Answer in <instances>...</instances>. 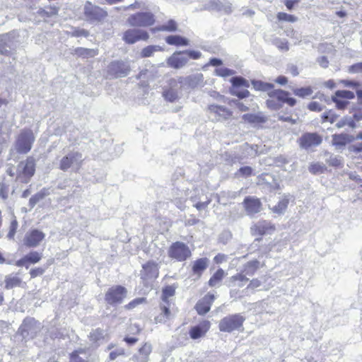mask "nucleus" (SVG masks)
Masks as SVG:
<instances>
[{"instance_id":"f257e3e1","label":"nucleus","mask_w":362,"mask_h":362,"mask_svg":"<svg viewBox=\"0 0 362 362\" xmlns=\"http://www.w3.org/2000/svg\"><path fill=\"white\" fill-rule=\"evenodd\" d=\"M36 160L33 156H28L21 161L16 168V180L21 183H28L35 173Z\"/></svg>"},{"instance_id":"f03ea898","label":"nucleus","mask_w":362,"mask_h":362,"mask_svg":"<svg viewBox=\"0 0 362 362\" xmlns=\"http://www.w3.org/2000/svg\"><path fill=\"white\" fill-rule=\"evenodd\" d=\"M245 317L240 314L229 315L221 319L218 324L221 332H232L243 328Z\"/></svg>"},{"instance_id":"7ed1b4c3","label":"nucleus","mask_w":362,"mask_h":362,"mask_svg":"<svg viewBox=\"0 0 362 362\" xmlns=\"http://www.w3.org/2000/svg\"><path fill=\"white\" fill-rule=\"evenodd\" d=\"M35 137L32 130L24 129L21 132L15 142V148L21 154L28 153L32 148Z\"/></svg>"},{"instance_id":"20e7f679","label":"nucleus","mask_w":362,"mask_h":362,"mask_svg":"<svg viewBox=\"0 0 362 362\" xmlns=\"http://www.w3.org/2000/svg\"><path fill=\"white\" fill-rule=\"evenodd\" d=\"M83 161L82 153L78 151H71L60 160L59 168L63 171H67L69 168H71L73 171L78 172L83 164Z\"/></svg>"},{"instance_id":"39448f33","label":"nucleus","mask_w":362,"mask_h":362,"mask_svg":"<svg viewBox=\"0 0 362 362\" xmlns=\"http://www.w3.org/2000/svg\"><path fill=\"white\" fill-rule=\"evenodd\" d=\"M154 15L148 11L137 12L130 15L127 19V23L131 27L142 28L149 27L155 23Z\"/></svg>"},{"instance_id":"423d86ee","label":"nucleus","mask_w":362,"mask_h":362,"mask_svg":"<svg viewBox=\"0 0 362 362\" xmlns=\"http://www.w3.org/2000/svg\"><path fill=\"white\" fill-rule=\"evenodd\" d=\"M127 290L119 285L113 286L108 288L105 295V302L110 305L121 304L127 297Z\"/></svg>"},{"instance_id":"0eeeda50","label":"nucleus","mask_w":362,"mask_h":362,"mask_svg":"<svg viewBox=\"0 0 362 362\" xmlns=\"http://www.w3.org/2000/svg\"><path fill=\"white\" fill-rule=\"evenodd\" d=\"M168 255L172 259L182 262L191 256V251L186 244L177 241L170 245Z\"/></svg>"},{"instance_id":"6e6552de","label":"nucleus","mask_w":362,"mask_h":362,"mask_svg":"<svg viewBox=\"0 0 362 362\" xmlns=\"http://www.w3.org/2000/svg\"><path fill=\"white\" fill-rule=\"evenodd\" d=\"M83 13L88 21L100 22L107 17V13L102 8L87 1L84 6Z\"/></svg>"},{"instance_id":"1a4fd4ad","label":"nucleus","mask_w":362,"mask_h":362,"mask_svg":"<svg viewBox=\"0 0 362 362\" xmlns=\"http://www.w3.org/2000/svg\"><path fill=\"white\" fill-rule=\"evenodd\" d=\"M208 113L213 122H224L233 115L232 111L227 107L214 104L208 106Z\"/></svg>"},{"instance_id":"9d476101","label":"nucleus","mask_w":362,"mask_h":362,"mask_svg":"<svg viewBox=\"0 0 362 362\" xmlns=\"http://www.w3.org/2000/svg\"><path fill=\"white\" fill-rule=\"evenodd\" d=\"M298 142L300 148L308 150L320 145L322 142V138L316 132H306L300 136Z\"/></svg>"},{"instance_id":"9b49d317","label":"nucleus","mask_w":362,"mask_h":362,"mask_svg":"<svg viewBox=\"0 0 362 362\" xmlns=\"http://www.w3.org/2000/svg\"><path fill=\"white\" fill-rule=\"evenodd\" d=\"M17 33L12 31L0 35V54L4 55H9L11 50L16 45L17 40Z\"/></svg>"},{"instance_id":"f8f14e48","label":"nucleus","mask_w":362,"mask_h":362,"mask_svg":"<svg viewBox=\"0 0 362 362\" xmlns=\"http://www.w3.org/2000/svg\"><path fill=\"white\" fill-rule=\"evenodd\" d=\"M149 38V34L147 31L134 27L127 30L122 35V40L125 43L132 45L138 41H146Z\"/></svg>"},{"instance_id":"ddd939ff","label":"nucleus","mask_w":362,"mask_h":362,"mask_svg":"<svg viewBox=\"0 0 362 362\" xmlns=\"http://www.w3.org/2000/svg\"><path fill=\"white\" fill-rule=\"evenodd\" d=\"M40 323L33 318H26L23 320L18 332L24 339L33 338L40 331Z\"/></svg>"},{"instance_id":"4468645a","label":"nucleus","mask_w":362,"mask_h":362,"mask_svg":"<svg viewBox=\"0 0 362 362\" xmlns=\"http://www.w3.org/2000/svg\"><path fill=\"white\" fill-rule=\"evenodd\" d=\"M130 72V65L127 62L114 61L108 66V73L115 78L127 76Z\"/></svg>"},{"instance_id":"2eb2a0df","label":"nucleus","mask_w":362,"mask_h":362,"mask_svg":"<svg viewBox=\"0 0 362 362\" xmlns=\"http://www.w3.org/2000/svg\"><path fill=\"white\" fill-rule=\"evenodd\" d=\"M201 10L209 11L223 12L225 14H230L233 11L232 4L229 1H221L220 0H209L203 6Z\"/></svg>"},{"instance_id":"dca6fc26","label":"nucleus","mask_w":362,"mask_h":362,"mask_svg":"<svg viewBox=\"0 0 362 362\" xmlns=\"http://www.w3.org/2000/svg\"><path fill=\"white\" fill-rule=\"evenodd\" d=\"M180 87L187 86L190 88L203 87L205 84L204 76L201 73L189 75L187 77H179Z\"/></svg>"},{"instance_id":"f3484780","label":"nucleus","mask_w":362,"mask_h":362,"mask_svg":"<svg viewBox=\"0 0 362 362\" xmlns=\"http://www.w3.org/2000/svg\"><path fill=\"white\" fill-rule=\"evenodd\" d=\"M45 238V234L37 229L28 232L24 238V245L28 247H35Z\"/></svg>"},{"instance_id":"a211bd4d","label":"nucleus","mask_w":362,"mask_h":362,"mask_svg":"<svg viewBox=\"0 0 362 362\" xmlns=\"http://www.w3.org/2000/svg\"><path fill=\"white\" fill-rule=\"evenodd\" d=\"M269 98H276L279 100L280 103H286L291 107H293L296 104V100L290 96V93L282 89H276L268 93Z\"/></svg>"},{"instance_id":"6ab92c4d","label":"nucleus","mask_w":362,"mask_h":362,"mask_svg":"<svg viewBox=\"0 0 362 362\" xmlns=\"http://www.w3.org/2000/svg\"><path fill=\"white\" fill-rule=\"evenodd\" d=\"M187 62L188 57L182 52H175L167 60L169 66L177 69L185 66Z\"/></svg>"},{"instance_id":"aec40b11","label":"nucleus","mask_w":362,"mask_h":362,"mask_svg":"<svg viewBox=\"0 0 362 362\" xmlns=\"http://www.w3.org/2000/svg\"><path fill=\"white\" fill-rule=\"evenodd\" d=\"M210 322L204 320L199 325L191 327L189 334L192 339H197L204 337L210 328Z\"/></svg>"},{"instance_id":"412c9836","label":"nucleus","mask_w":362,"mask_h":362,"mask_svg":"<svg viewBox=\"0 0 362 362\" xmlns=\"http://www.w3.org/2000/svg\"><path fill=\"white\" fill-rule=\"evenodd\" d=\"M243 204L249 215H253L261 211L262 204L257 198L246 197L244 199Z\"/></svg>"},{"instance_id":"4be33fe9","label":"nucleus","mask_w":362,"mask_h":362,"mask_svg":"<svg viewBox=\"0 0 362 362\" xmlns=\"http://www.w3.org/2000/svg\"><path fill=\"white\" fill-rule=\"evenodd\" d=\"M332 144L337 149L344 148L347 144L352 142L355 138L347 134H335L332 135Z\"/></svg>"},{"instance_id":"5701e85b","label":"nucleus","mask_w":362,"mask_h":362,"mask_svg":"<svg viewBox=\"0 0 362 362\" xmlns=\"http://www.w3.org/2000/svg\"><path fill=\"white\" fill-rule=\"evenodd\" d=\"M152 351V346L149 343H145L138 351V354L134 355L132 360L134 362H148L149 355Z\"/></svg>"},{"instance_id":"b1692460","label":"nucleus","mask_w":362,"mask_h":362,"mask_svg":"<svg viewBox=\"0 0 362 362\" xmlns=\"http://www.w3.org/2000/svg\"><path fill=\"white\" fill-rule=\"evenodd\" d=\"M209 264V260L206 257L199 258L195 260L192 264V272L194 274L197 275L199 278L204 270L206 269Z\"/></svg>"},{"instance_id":"393cba45","label":"nucleus","mask_w":362,"mask_h":362,"mask_svg":"<svg viewBox=\"0 0 362 362\" xmlns=\"http://www.w3.org/2000/svg\"><path fill=\"white\" fill-rule=\"evenodd\" d=\"M242 119L251 124H257L264 123L267 121V117L262 112L257 114H244Z\"/></svg>"},{"instance_id":"a878e982","label":"nucleus","mask_w":362,"mask_h":362,"mask_svg":"<svg viewBox=\"0 0 362 362\" xmlns=\"http://www.w3.org/2000/svg\"><path fill=\"white\" fill-rule=\"evenodd\" d=\"M143 269L148 278L156 279L158 276V264L155 262H148L143 265Z\"/></svg>"},{"instance_id":"bb28decb","label":"nucleus","mask_w":362,"mask_h":362,"mask_svg":"<svg viewBox=\"0 0 362 362\" xmlns=\"http://www.w3.org/2000/svg\"><path fill=\"white\" fill-rule=\"evenodd\" d=\"M5 288L11 289L14 287H20L22 284V279L17 274H9L5 276Z\"/></svg>"},{"instance_id":"cd10ccee","label":"nucleus","mask_w":362,"mask_h":362,"mask_svg":"<svg viewBox=\"0 0 362 362\" xmlns=\"http://www.w3.org/2000/svg\"><path fill=\"white\" fill-rule=\"evenodd\" d=\"M252 229L255 230V232L259 235H264L268 233L269 230H274V228L272 226L270 222L260 221H258Z\"/></svg>"},{"instance_id":"c85d7f7f","label":"nucleus","mask_w":362,"mask_h":362,"mask_svg":"<svg viewBox=\"0 0 362 362\" xmlns=\"http://www.w3.org/2000/svg\"><path fill=\"white\" fill-rule=\"evenodd\" d=\"M49 194V189L42 188L40 192L32 196L29 199V206L33 209L34 206L45 197Z\"/></svg>"},{"instance_id":"c756f323","label":"nucleus","mask_w":362,"mask_h":362,"mask_svg":"<svg viewBox=\"0 0 362 362\" xmlns=\"http://www.w3.org/2000/svg\"><path fill=\"white\" fill-rule=\"evenodd\" d=\"M170 306V302H168V304H166L165 303H162L160 304V310L161 313L155 317V320L156 322H165L170 317V311L169 309Z\"/></svg>"},{"instance_id":"7c9ffc66","label":"nucleus","mask_w":362,"mask_h":362,"mask_svg":"<svg viewBox=\"0 0 362 362\" xmlns=\"http://www.w3.org/2000/svg\"><path fill=\"white\" fill-rule=\"evenodd\" d=\"M165 42L170 45H188L189 41L187 38L180 35H169L165 38Z\"/></svg>"},{"instance_id":"2f4dec72","label":"nucleus","mask_w":362,"mask_h":362,"mask_svg":"<svg viewBox=\"0 0 362 362\" xmlns=\"http://www.w3.org/2000/svg\"><path fill=\"white\" fill-rule=\"evenodd\" d=\"M226 273L222 269H218L210 278L209 285L211 287H216L221 285Z\"/></svg>"},{"instance_id":"473e14b6","label":"nucleus","mask_w":362,"mask_h":362,"mask_svg":"<svg viewBox=\"0 0 362 362\" xmlns=\"http://www.w3.org/2000/svg\"><path fill=\"white\" fill-rule=\"evenodd\" d=\"M288 203V195H284L283 198L281 200H279L278 204L272 208V211L279 215L283 214L286 211Z\"/></svg>"},{"instance_id":"72a5a7b5","label":"nucleus","mask_w":362,"mask_h":362,"mask_svg":"<svg viewBox=\"0 0 362 362\" xmlns=\"http://www.w3.org/2000/svg\"><path fill=\"white\" fill-rule=\"evenodd\" d=\"M74 54L83 58L94 57L98 54V49L84 47H77L74 49Z\"/></svg>"},{"instance_id":"f704fd0d","label":"nucleus","mask_w":362,"mask_h":362,"mask_svg":"<svg viewBox=\"0 0 362 362\" xmlns=\"http://www.w3.org/2000/svg\"><path fill=\"white\" fill-rule=\"evenodd\" d=\"M259 264H260V263L257 260H252V261L247 262L244 265V269L243 271V272L244 273L243 274L245 276L246 275H248V276L254 275L255 273L256 272V271L259 269Z\"/></svg>"},{"instance_id":"c9c22d12","label":"nucleus","mask_w":362,"mask_h":362,"mask_svg":"<svg viewBox=\"0 0 362 362\" xmlns=\"http://www.w3.org/2000/svg\"><path fill=\"white\" fill-rule=\"evenodd\" d=\"M251 83L256 90L268 91L269 93L274 88V84L259 80H252Z\"/></svg>"},{"instance_id":"e433bc0d","label":"nucleus","mask_w":362,"mask_h":362,"mask_svg":"<svg viewBox=\"0 0 362 362\" xmlns=\"http://www.w3.org/2000/svg\"><path fill=\"white\" fill-rule=\"evenodd\" d=\"M175 287H174L173 286H165V288H163V291H162V296H161L162 301L166 304H168V302H170L168 298L170 297L173 296L175 295Z\"/></svg>"},{"instance_id":"4c0bfd02","label":"nucleus","mask_w":362,"mask_h":362,"mask_svg":"<svg viewBox=\"0 0 362 362\" xmlns=\"http://www.w3.org/2000/svg\"><path fill=\"white\" fill-rule=\"evenodd\" d=\"M162 48L158 45H148L144 47L141 52V57L143 58L150 57L156 52L161 51Z\"/></svg>"},{"instance_id":"58836bf2","label":"nucleus","mask_w":362,"mask_h":362,"mask_svg":"<svg viewBox=\"0 0 362 362\" xmlns=\"http://www.w3.org/2000/svg\"><path fill=\"white\" fill-rule=\"evenodd\" d=\"M248 280V278L243 273L237 274L230 278V281L233 284V286H238V287H242L244 283L247 282Z\"/></svg>"},{"instance_id":"ea45409f","label":"nucleus","mask_w":362,"mask_h":362,"mask_svg":"<svg viewBox=\"0 0 362 362\" xmlns=\"http://www.w3.org/2000/svg\"><path fill=\"white\" fill-rule=\"evenodd\" d=\"M328 156L326 159V162L331 166L339 167L342 165V158L341 156H335L334 154L327 153Z\"/></svg>"},{"instance_id":"a19ab883","label":"nucleus","mask_w":362,"mask_h":362,"mask_svg":"<svg viewBox=\"0 0 362 362\" xmlns=\"http://www.w3.org/2000/svg\"><path fill=\"white\" fill-rule=\"evenodd\" d=\"M163 96L165 100L170 103L175 102L178 98L177 92L173 88L165 89L163 92Z\"/></svg>"},{"instance_id":"79ce46f5","label":"nucleus","mask_w":362,"mask_h":362,"mask_svg":"<svg viewBox=\"0 0 362 362\" xmlns=\"http://www.w3.org/2000/svg\"><path fill=\"white\" fill-rule=\"evenodd\" d=\"M195 308L199 315H203L210 310L211 306L209 305V303H206L204 300L201 299L196 304Z\"/></svg>"},{"instance_id":"37998d69","label":"nucleus","mask_w":362,"mask_h":362,"mask_svg":"<svg viewBox=\"0 0 362 362\" xmlns=\"http://www.w3.org/2000/svg\"><path fill=\"white\" fill-rule=\"evenodd\" d=\"M272 44L281 51L287 52L289 49L288 41L285 39L276 37L272 40Z\"/></svg>"},{"instance_id":"c03bdc74","label":"nucleus","mask_w":362,"mask_h":362,"mask_svg":"<svg viewBox=\"0 0 362 362\" xmlns=\"http://www.w3.org/2000/svg\"><path fill=\"white\" fill-rule=\"evenodd\" d=\"M293 93L300 98L310 96L313 93V89L310 87H303L293 89Z\"/></svg>"},{"instance_id":"a18cd8bd","label":"nucleus","mask_w":362,"mask_h":362,"mask_svg":"<svg viewBox=\"0 0 362 362\" xmlns=\"http://www.w3.org/2000/svg\"><path fill=\"white\" fill-rule=\"evenodd\" d=\"M230 83L234 87L244 86L248 88L250 86L249 81L241 76L232 77Z\"/></svg>"},{"instance_id":"49530a36","label":"nucleus","mask_w":362,"mask_h":362,"mask_svg":"<svg viewBox=\"0 0 362 362\" xmlns=\"http://www.w3.org/2000/svg\"><path fill=\"white\" fill-rule=\"evenodd\" d=\"M334 96L338 98H346V99H353L355 97V94L354 92L347 90H337L334 95Z\"/></svg>"},{"instance_id":"de8ad7c7","label":"nucleus","mask_w":362,"mask_h":362,"mask_svg":"<svg viewBox=\"0 0 362 362\" xmlns=\"http://www.w3.org/2000/svg\"><path fill=\"white\" fill-rule=\"evenodd\" d=\"M158 30L160 31L173 32L177 30V23L174 20H170L166 24L160 25Z\"/></svg>"},{"instance_id":"09e8293b","label":"nucleus","mask_w":362,"mask_h":362,"mask_svg":"<svg viewBox=\"0 0 362 362\" xmlns=\"http://www.w3.org/2000/svg\"><path fill=\"white\" fill-rule=\"evenodd\" d=\"M105 332L103 329L98 328L90 333V338L92 341H97L105 337Z\"/></svg>"},{"instance_id":"8fccbe9b","label":"nucleus","mask_w":362,"mask_h":362,"mask_svg":"<svg viewBox=\"0 0 362 362\" xmlns=\"http://www.w3.org/2000/svg\"><path fill=\"white\" fill-rule=\"evenodd\" d=\"M267 107L272 110H277L282 107V105L276 98H269L266 101Z\"/></svg>"},{"instance_id":"3c124183","label":"nucleus","mask_w":362,"mask_h":362,"mask_svg":"<svg viewBox=\"0 0 362 362\" xmlns=\"http://www.w3.org/2000/svg\"><path fill=\"white\" fill-rule=\"evenodd\" d=\"M338 117V115L335 114L333 111L329 110L325 112L322 115V122H329L330 123H334Z\"/></svg>"},{"instance_id":"603ef678","label":"nucleus","mask_w":362,"mask_h":362,"mask_svg":"<svg viewBox=\"0 0 362 362\" xmlns=\"http://www.w3.org/2000/svg\"><path fill=\"white\" fill-rule=\"evenodd\" d=\"M215 73L218 76L226 77L233 76L235 74V71L226 67H220L216 69Z\"/></svg>"},{"instance_id":"864d4df0","label":"nucleus","mask_w":362,"mask_h":362,"mask_svg":"<svg viewBox=\"0 0 362 362\" xmlns=\"http://www.w3.org/2000/svg\"><path fill=\"white\" fill-rule=\"evenodd\" d=\"M25 257L28 262L35 264L41 259L42 255L36 251H33L26 255Z\"/></svg>"},{"instance_id":"5fc2aeb1","label":"nucleus","mask_w":362,"mask_h":362,"mask_svg":"<svg viewBox=\"0 0 362 362\" xmlns=\"http://www.w3.org/2000/svg\"><path fill=\"white\" fill-rule=\"evenodd\" d=\"M325 166L319 163H314L310 164L308 170L312 174L316 175L324 172Z\"/></svg>"},{"instance_id":"6e6d98bb","label":"nucleus","mask_w":362,"mask_h":362,"mask_svg":"<svg viewBox=\"0 0 362 362\" xmlns=\"http://www.w3.org/2000/svg\"><path fill=\"white\" fill-rule=\"evenodd\" d=\"M277 18L280 21H287V22H296L297 21V18L293 15L288 14L284 12H279L277 14Z\"/></svg>"},{"instance_id":"4d7b16f0","label":"nucleus","mask_w":362,"mask_h":362,"mask_svg":"<svg viewBox=\"0 0 362 362\" xmlns=\"http://www.w3.org/2000/svg\"><path fill=\"white\" fill-rule=\"evenodd\" d=\"M286 34L288 37L293 40L294 44H298L301 42V35L293 29H289L286 31Z\"/></svg>"},{"instance_id":"13d9d810","label":"nucleus","mask_w":362,"mask_h":362,"mask_svg":"<svg viewBox=\"0 0 362 362\" xmlns=\"http://www.w3.org/2000/svg\"><path fill=\"white\" fill-rule=\"evenodd\" d=\"M182 54H185L188 59H198L202 57V53L196 50H185L182 52Z\"/></svg>"},{"instance_id":"bf43d9fd","label":"nucleus","mask_w":362,"mask_h":362,"mask_svg":"<svg viewBox=\"0 0 362 362\" xmlns=\"http://www.w3.org/2000/svg\"><path fill=\"white\" fill-rule=\"evenodd\" d=\"M332 100L334 103H335L336 106L339 110H344L349 103L347 101L342 100L334 95L332 97Z\"/></svg>"},{"instance_id":"052dcab7","label":"nucleus","mask_w":362,"mask_h":362,"mask_svg":"<svg viewBox=\"0 0 362 362\" xmlns=\"http://www.w3.org/2000/svg\"><path fill=\"white\" fill-rule=\"evenodd\" d=\"M144 298H137L134 299L132 301L129 303L127 305H125V308L128 310H131L136 307L138 305L142 303L144 301H145Z\"/></svg>"},{"instance_id":"680f3d73","label":"nucleus","mask_w":362,"mask_h":362,"mask_svg":"<svg viewBox=\"0 0 362 362\" xmlns=\"http://www.w3.org/2000/svg\"><path fill=\"white\" fill-rule=\"evenodd\" d=\"M17 228H18V222H17V221L16 219H14L11 223L10 230H9V232H8V233L7 235V237L9 239L13 238V237H14V235L16 234Z\"/></svg>"},{"instance_id":"e2e57ef3","label":"nucleus","mask_w":362,"mask_h":362,"mask_svg":"<svg viewBox=\"0 0 362 362\" xmlns=\"http://www.w3.org/2000/svg\"><path fill=\"white\" fill-rule=\"evenodd\" d=\"M230 92L233 95H236L240 99L247 98L250 95V92L247 90H243L241 91L231 90Z\"/></svg>"},{"instance_id":"0e129e2a","label":"nucleus","mask_w":362,"mask_h":362,"mask_svg":"<svg viewBox=\"0 0 362 362\" xmlns=\"http://www.w3.org/2000/svg\"><path fill=\"white\" fill-rule=\"evenodd\" d=\"M308 107L310 111L314 112H320L323 110V107L318 102L315 101L310 103Z\"/></svg>"},{"instance_id":"69168bd1","label":"nucleus","mask_w":362,"mask_h":362,"mask_svg":"<svg viewBox=\"0 0 362 362\" xmlns=\"http://www.w3.org/2000/svg\"><path fill=\"white\" fill-rule=\"evenodd\" d=\"M0 198L4 200L8 198V186L4 182H0Z\"/></svg>"},{"instance_id":"338daca9","label":"nucleus","mask_w":362,"mask_h":362,"mask_svg":"<svg viewBox=\"0 0 362 362\" xmlns=\"http://www.w3.org/2000/svg\"><path fill=\"white\" fill-rule=\"evenodd\" d=\"M72 35L74 37H88L89 32L85 29H76L73 31Z\"/></svg>"},{"instance_id":"774afa93","label":"nucleus","mask_w":362,"mask_h":362,"mask_svg":"<svg viewBox=\"0 0 362 362\" xmlns=\"http://www.w3.org/2000/svg\"><path fill=\"white\" fill-rule=\"evenodd\" d=\"M349 72L356 74L362 73V62L356 63L349 67Z\"/></svg>"}]
</instances>
